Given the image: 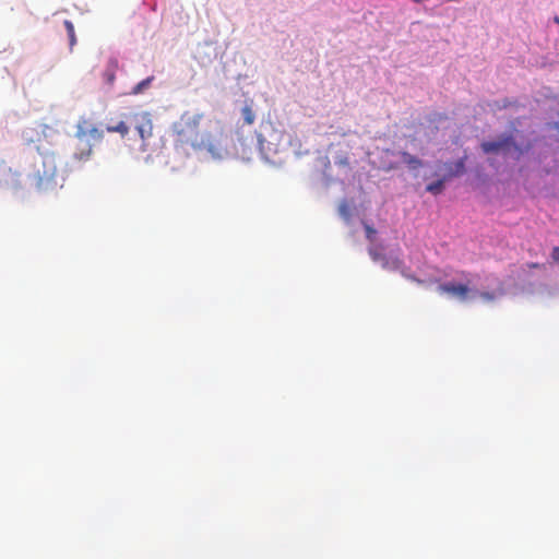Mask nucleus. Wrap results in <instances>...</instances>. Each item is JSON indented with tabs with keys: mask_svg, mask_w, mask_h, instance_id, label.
<instances>
[{
	"mask_svg": "<svg viewBox=\"0 0 559 559\" xmlns=\"http://www.w3.org/2000/svg\"><path fill=\"white\" fill-rule=\"evenodd\" d=\"M134 128L141 141V150L146 152L150 146V140L153 138V121L151 114L147 111L122 114L118 121L110 120L106 126L109 133H118L121 138H126L130 129Z\"/></svg>",
	"mask_w": 559,
	"mask_h": 559,
	"instance_id": "f03ea898",
	"label": "nucleus"
},
{
	"mask_svg": "<svg viewBox=\"0 0 559 559\" xmlns=\"http://www.w3.org/2000/svg\"><path fill=\"white\" fill-rule=\"evenodd\" d=\"M43 171L37 170V185L39 187L49 188L51 183L55 182V178L57 176V166L55 164V159L49 156H45L43 158Z\"/></svg>",
	"mask_w": 559,
	"mask_h": 559,
	"instance_id": "39448f33",
	"label": "nucleus"
},
{
	"mask_svg": "<svg viewBox=\"0 0 559 559\" xmlns=\"http://www.w3.org/2000/svg\"><path fill=\"white\" fill-rule=\"evenodd\" d=\"M241 115L247 124H252L255 119V115L250 106H245L241 109Z\"/></svg>",
	"mask_w": 559,
	"mask_h": 559,
	"instance_id": "9b49d317",
	"label": "nucleus"
},
{
	"mask_svg": "<svg viewBox=\"0 0 559 559\" xmlns=\"http://www.w3.org/2000/svg\"><path fill=\"white\" fill-rule=\"evenodd\" d=\"M104 133V130L94 126L88 118L81 117L76 123L74 134L76 140L74 158L78 160H87L93 153V144L91 141H103Z\"/></svg>",
	"mask_w": 559,
	"mask_h": 559,
	"instance_id": "7ed1b4c3",
	"label": "nucleus"
},
{
	"mask_svg": "<svg viewBox=\"0 0 559 559\" xmlns=\"http://www.w3.org/2000/svg\"><path fill=\"white\" fill-rule=\"evenodd\" d=\"M464 170V162L461 159L456 163V174H461Z\"/></svg>",
	"mask_w": 559,
	"mask_h": 559,
	"instance_id": "6ab92c4d",
	"label": "nucleus"
},
{
	"mask_svg": "<svg viewBox=\"0 0 559 559\" xmlns=\"http://www.w3.org/2000/svg\"><path fill=\"white\" fill-rule=\"evenodd\" d=\"M56 133H57V130L55 128L49 127V126H44V129H43L44 136L49 138Z\"/></svg>",
	"mask_w": 559,
	"mask_h": 559,
	"instance_id": "f3484780",
	"label": "nucleus"
},
{
	"mask_svg": "<svg viewBox=\"0 0 559 559\" xmlns=\"http://www.w3.org/2000/svg\"><path fill=\"white\" fill-rule=\"evenodd\" d=\"M64 26H66V29L68 33L70 46H73L76 41L74 26H73L72 22H70V21H64Z\"/></svg>",
	"mask_w": 559,
	"mask_h": 559,
	"instance_id": "4468645a",
	"label": "nucleus"
},
{
	"mask_svg": "<svg viewBox=\"0 0 559 559\" xmlns=\"http://www.w3.org/2000/svg\"><path fill=\"white\" fill-rule=\"evenodd\" d=\"M395 168H397L396 164H390V165L383 167V169L386 171L395 169Z\"/></svg>",
	"mask_w": 559,
	"mask_h": 559,
	"instance_id": "4be33fe9",
	"label": "nucleus"
},
{
	"mask_svg": "<svg viewBox=\"0 0 559 559\" xmlns=\"http://www.w3.org/2000/svg\"><path fill=\"white\" fill-rule=\"evenodd\" d=\"M554 22L559 25V16H555Z\"/></svg>",
	"mask_w": 559,
	"mask_h": 559,
	"instance_id": "b1692460",
	"label": "nucleus"
},
{
	"mask_svg": "<svg viewBox=\"0 0 559 559\" xmlns=\"http://www.w3.org/2000/svg\"><path fill=\"white\" fill-rule=\"evenodd\" d=\"M527 266H528L530 269H540V267H543V265H542V264H539V263H535V262H531V263H528V264H527Z\"/></svg>",
	"mask_w": 559,
	"mask_h": 559,
	"instance_id": "412c9836",
	"label": "nucleus"
},
{
	"mask_svg": "<svg viewBox=\"0 0 559 559\" xmlns=\"http://www.w3.org/2000/svg\"><path fill=\"white\" fill-rule=\"evenodd\" d=\"M403 275H404L406 278H408V280H411V281H414V282H416V283H418V284H421V283H423V281H421V280L416 278V277H415V276H413V275H406V274H404V273H403Z\"/></svg>",
	"mask_w": 559,
	"mask_h": 559,
	"instance_id": "aec40b11",
	"label": "nucleus"
},
{
	"mask_svg": "<svg viewBox=\"0 0 559 559\" xmlns=\"http://www.w3.org/2000/svg\"><path fill=\"white\" fill-rule=\"evenodd\" d=\"M119 63L116 58H110L107 62L106 69L103 73V78L105 82L109 85L114 84L116 80V72L118 70Z\"/></svg>",
	"mask_w": 559,
	"mask_h": 559,
	"instance_id": "0eeeda50",
	"label": "nucleus"
},
{
	"mask_svg": "<svg viewBox=\"0 0 559 559\" xmlns=\"http://www.w3.org/2000/svg\"><path fill=\"white\" fill-rule=\"evenodd\" d=\"M438 292L465 300L469 293V287L466 284H455L452 282L443 283L438 286Z\"/></svg>",
	"mask_w": 559,
	"mask_h": 559,
	"instance_id": "423d86ee",
	"label": "nucleus"
},
{
	"mask_svg": "<svg viewBox=\"0 0 559 559\" xmlns=\"http://www.w3.org/2000/svg\"><path fill=\"white\" fill-rule=\"evenodd\" d=\"M443 185H444V179H439L435 182H431L429 183L427 187H426V190L432 194H439L442 192L443 190Z\"/></svg>",
	"mask_w": 559,
	"mask_h": 559,
	"instance_id": "9d476101",
	"label": "nucleus"
},
{
	"mask_svg": "<svg viewBox=\"0 0 559 559\" xmlns=\"http://www.w3.org/2000/svg\"><path fill=\"white\" fill-rule=\"evenodd\" d=\"M153 76L146 78L145 80H142L139 82L132 90V94L138 95L141 94L145 88H147L153 81Z\"/></svg>",
	"mask_w": 559,
	"mask_h": 559,
	"instance_id": "f8f14e48",
	"label": "nucleus"
},
{
	"mask_svg": "<svg viewBox=\"0 0 559 559\" xmlns=\"http://www.w3.org/2000/svg\"><path fill=\"white\" fill-rule=\"evenodd\" d=\"M481 296L485 298V299H488V300H491L493 299V295L492 294H489V293H483Z\"/></svg>",
	"mask_w": 559,
	"mask_h": 559,
	"instance_id": "5701e85b",
	"label": "nucleus"
},
{
	"mask_svg": "<svg viewBox=\"0 0 559 559\" xmlns=\"http://www.w3.org/2000/svg\"><path fill=\"white\" fill-rule=\"evenodd\" d=\"M369 255L374 262H383V258H386L384 254H382L376 247H370L368 249Z\"/></svg>",
	"mask_w": 559,
	"mask_h": 559,
	"instance_id": "2eb2a0df",
	"label": "nucleus"
},
{
	"mask_svg": "<svg viewBox=\"0 0 559 559\" xmlns=\"http://www.w3.org/2000/svg\"><path fill=\"white\" fill-rule=\"evenodd\" d=\"M338 213L345 219L348 221L350 218L352 212L350 206L347 201L343 200L338 205Z\"/></svg>",
	"mask_w": 559,
	"mask_h": 559,
	"instance_id": "ddd939ff",
	"label": "nucleus"
},
{
	"mask_svg": "<svg viewBox=\"0 0 559 559\" xmlns=\"http://www.w3.org/2000/svg\"><path fill=\"white\" fill-rule=\"evenodd\" d=\"M551 258L555 262H559V247L552 248Z\"/></svg>",
	"mask_w": 559,
	"mask_h": 559,
	"instance_id": "a211bd4d",
	"label": "nucleus"
},
{
	"mask_svg": "<svg viewBox=\"0 0 559 559\" xmlns=\"http://www.w3.org/2000/svg\"><path fill=\"white\" fill-rule=\"evenodd\" d=\"M204 114L185 111L170 128L174 147L186 155L190 151L206 152L213 158L221 159L227 153L223 142V127L215 121L213 129H201Z\"/></svg>",
	"mask_w": 559,
	"mask_h": 559,
	"instance_id": "f257e3e1",
	"label": "nucleus"
},
{
	"mask_svg": "<svg viewBox=\"0 0 559 559\" xmlns=\"http://www.w3.org/2000/svg\"><path fill=\"white\" fill-rule=\"evenodd\" d=\"M381 265L384 270L400 271L403 266V261L397 257L383 258V262L381 263Z\"/></svg>",
	"mask_w": 559,
	"mask_h": 559,
	"instance_id": "6e6552de",
	"label": "nucleus"
},
{
	"mask_svg": "<svg viewBox=\"0 0 559 559\" xmlns=\"http://www.w3.org/2000/svg\"><path fill=\"white\" fill-rule=\"evenodd\" d=\"M364 228H365V231H366V238L369 240V241H373L374 238H376V235H377V230L368 225V224H364Z\"/></svg>",
	"mask_w": 559,
	"mask_h": 559,
	"instance_id": "dca6fc26",
	"label": "nucleus"
},
{
	"mask_svg": "<svg viewBox=\"0 0 559 559\" xmlns=\"http://www.w3.org/2000/svg\"><path fill=\"white\" fill-rule=\"evenodd\" d=\"M511 147L519 152V154H522L521 147L516 145L511 134L502 135L495 141H487L481 143V150L486 154L508 152Z\"/></svg>",
	"mask_w": 559,
	"mask_h": 559,
	"instance_id": "20e7f679",
	"label": "nucleus"
},
{
	"mask_svg": "<svg viewBox=\"0 0 559 559\" xmlns=\"http://www.w3.org/2000/svg\"><path fill=\"white\" fill-rule=\"evenodd\" d=\"M400 154L402 156L403 162L409 168L417 169V168L421 167L423 163H421V160L418 157L409 154L408 152H401Z\"/></svg>",
	"mask_w": 559,
	"mask_h": 559,
	"instance_id": "1a4fd4ad",
	"label": "nucleus"
}]
</instances>
